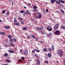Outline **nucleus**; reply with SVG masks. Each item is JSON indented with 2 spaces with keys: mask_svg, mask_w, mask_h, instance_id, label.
Returning <instances> with one entry per match:
<instances>
[{
  "mask_svg": "<svg viewBox=\"0 0 65 65\" xmlns=\"http://www.w3.org/2000/svg\"><path fill=\"white\" fill-rule=\"evenodd\" d=\"M57 54L59 56L61 57L63 55V52L61 50H58L57 51Z\"/></svg>",
  "mask_w": 65,
  "mask_h": 65,
  "instance_id": "f257e3e1",
  "label": "nucleus"
},
{
  "mask_svg": "<svg viewBox=\"0 0 65 65\" xmlns=\"http://www.w3.org/2000/svg\"><path fill=\"white\" fill-rule=\"evenodd\" d=\"M55 34H56V35H59V34L60 33V31L57 30L54 32Z\"/></svg>",
  "mask_w": 65,
  "mask_h": 65,
  "instance_id": "f03ea898",
  "label": "nucleus"
},
{
  "mask_svg": "<svg viewBox=\"0 0 65 65\" xmlns=\"http://www.w3.org/2000/svg\"><path fill=\"white\" fill-rule=\"evenodd\" d=\"M47 30H48L49 31H51L52 30V27L51 26H48L47 27Z\"/></svg>",
  "mask_w": 65,
  "mask_h": 65,
  "instance_id": "7ed1b4c3",
  "label": "nucleus"
},
{
  "mask_svg": "<svg viewBox=\"0 0 65 65\" xmlns=\"http://www.w3.org/2000/svg\"><path fill=\"white\" fill-rule=\"evenodd\" d=\"M58 27H59V24H56L55 25L54 27V29H58Z\"/></svg>",
  "mask_w": 65,
  "mask_h": 65,
  "instance_id": "20e7f679",
  "label": "nucleus"
},
{
  "mask_svg": "<svg viewBox=\"0 0 65 65\" xmlns=\"http://www.w3.org/2000/svg\"><path fill=\"white\" fill-rule=\"evenodd\" d=\"M37 14L38 16V18H41V14L39 13H37Z\"/></svg>",
  "mask_w": 65,
  "mask_h": 65,
  "instance_id": "39448f33",
  "label": "nucleus"
},
{
  "mask_svg": "<svg viewBox=\"0 0 65 65\" xmlns=\"http://www.w3.org/2000/svg\"><path fill=\"white\" fill-rule=\"evenodd\" d=\"M28 50H26V51H25V52H23V54L24 55H28Z\"/></svg>",
  "mask_w": 65,
  "mask_h": 65,
  "instance_id": "423d86ee",
  "label": "nucleus"
},
{
  "mask_svg": "<svg viewBox=\"0 0 65 65\" xmlns=\"http://www.w3.org/2000/svg\"><path fill=\"white\" fill-rule=\"evenodd\" d=\"M37 31H40V32L42 31V29L39 27H37Z\"/></svg>",
  "mask_w": 65,
  "mask_h": 65,
  "instance_id": "0eeeda50",
  "label": "nucleus"
},
{
  "mask_svg": "<svg viewBox=\"0 0 65 65\" xmlns=\"http://www.w3.org/2000/svg\"><path fill=\"white\" fill-rule=\"evenodd\" d=\"M53 34H52L51 32H50L49 34H48V36L49 37H51V36H53Z\"/></svg>",
  "mask_w": 65,
  "mask_h": 65,
  "instance_id": "6e6552de",
  "label": "nucleus"
},
{
  "mask_svg": "<svg viewBox=\"0 0 65 65\" xmlns=\"http://www.w3.org/2000/svg\"><path fill=\"white\" fill-rule=\"evenodd\" d=\"M52 56V54L50 53H49L47 54V57L48 58H51Z\"/></svg>",
  "mask_w": 65,
  "mask_h": 65,
  "instance_id": "1a4fd4ad",
  "label": "nucleus"
},
{
  "mask_svg": "<svg viewBox=\"0 0 65 65\" xmlns=\"http://www.w3.org/2000/svg\"><path fill=\"white\" fill-rule=\"evenodd\" d=\"M14 25H16L17 26H19L20 25V24H19V23L16 22L14 23Z\"/></svg>",
  "mask_w": 65,
  "mask_h": 65,
  "instance_id": "9d476101",
  "label": "nucleus"
},
{
  "mask_svg": "<svg viewBox=\"0 0 65 65\" xmlns=\"http://www.w3.org/2000/svg\"><path fill=\"white\" fill-rule=\"evenodd\" d=\"M0 34L3 35H5V32H0Z\"/></svg>",
  "mask_w": 65,
  "mask_h": 65,
  "instance_id": "9b49d317",
  "label": "nucleus"
},
{
  "mask_svg": "<svg viewBox=\"0 0 65 65\" xmlns=\"http://www.w3.org/2000/svg\"><path fill=\"white\" fill-rule=\"evenodd\" d=\"M5 28L6 29H9V27L8 26H5Z\"/></svg>",
  "mask_w": 65,
  "mask_h": 65,
  "instance_id": "f8f14e48",
  "label": "nucleus"
},
{
  "mask_svg": "<svg viewBox=\"0 0 65 65\" xmlns=\"http://www.w3.org/2000/svg\"><path fill=\"white\" fill-rule=\"evenodd\" d=\"M36 63L37 64L39 65L40 64V61H39V60H37V61L36 62Z\"/></svg>",
  "mask_w": 65,
  "mask_h": 65,
  "instance_id": "ddd939ff",
  "label": "nucleus"
},
{
  "mask_svg": "<svg viewBox=\"0 0 65 65\" xmlns=\"http://www.w3.org/2000/svg\"><path fill=\"white\" fill-rule=\"evenodd\" d=\"M8 51L9 52H10V53H14L15 52L14 51L11 50H9Z\"/></svg>",
  "mask_w": 65,
  "mask_h": 65,
  "instance_id": "4468645a",
  "label": "nucleus"
},
{
  "mask_svg": "<svg viewBox=\"0 0 65 65\" xmlns=\"http://www.w3.org/2000/svg\"><path fill=\"white\" fill-rule=\"evenodd\" d=\"M26 12L27 14H31V13L29 12V11H26Z\"/></svg>",
  "mask_w": 65,
  "mask_h": 65,
  "instance_id": "2eb2a0df",
  "label": "nucleus"
},
{
  "mask_svg": "<svg viewBox=\"0 0 65 65\" xmlns=\"http://www.w3.org/2000/svg\"><path fill=\"white\" fill-rule=\"evenodd\" d=\"M61 28H62V29H64V30H65V26H63V25H61Z\"/></svg>",
  "mask_w": 65,
  "mask_h": 65,
  "instance_id": "dca6fc26",
  "label": "nucleus"
},
{
  "mask_svg": "<svg viewBox=\"0 0 65 65\" xmlns=\"http://www.w3.org/2000/svg\"><path fill=\"white\" fill-rule=\"evenodd\" d=\"M8 38H9V39H10V38H12V36L10 35H9L8 36Z\"/></svg>",
  "mask_w": 65,
  "mask_h": 65,
  "instance_id": "f3484780",
  "label": "nucleus"
},
{
  "mask_svg": "<svg viewBox=\"0 0 65 65\" xmlns=\"http://www.w3.org/2000/svg\"><path fill=\"white\" fill-rule=\"evenodd\" d=\"M59 2H61V3L62 4L64 3L65 2H64L63 1H62L61 0H59Z\"/></svg>",
  "mask_w": 65,
  "mask_h": 65,
  "instance_id": "a211bd4d",
  "label": "nucleus"
},
{
  "mask_svg": "<svg viewBox=\"0 0 65 65\" xmlns=\"http://www.w3.org/2000/svg\"><path fill=\"white\" fill-rule=\"evenodd\" d=\"M10 41L11 42H13V39H10Z\"/></svg>",
  "mask_w": 65,
  "mask_h": 65,
  "instance_id": "6ab92c4d",
  "label": "nucleus"
},
{
  "mask_svg": "<svg viewBox=\"0 0 65 65\" xmlns=\"http://www.w3.org/2000/svg\"><path fill=\"white\" fill-rule=\"evenodd\" d=\"M56 4H60V2H59L58 1H56Z\"/></svg>",
  "mask_w": 65,
  "mask_h": 65,
  "instance_id": "aec40b11",
  "label": "nucleus"
},
{
  "mask_svg": "<svg viewBox=\"0 0 65 65\" xmlns=\"http://www.w3.org/2000/svg\"><path fill=\"white\" fill-rule=\"evenodd\" d=\"M31 38H33L34 39H35V37L34 35H32V36H31Z\"/></svg>",
  "mask_w": 65,
  "mask_h": 65,
  "instance_id": "412c9836",
  "label": "nucleus"
},
{
  "mask_svg": "<svg viewBox=\"0 0 65 65\" xmlns=\"http://www.w3.org/2000/svg\"><path fill=\"white\" fill-rule=\"evenodd\" d=\"M43 50L44 52H47V48H44Z\"/></svg>",
  "mask_w": 65,
  "mask_h": 65,
  "instance_id": "4be33fe9",
  "label": "nucleus"
},
{
  "mask_svg": "<svg viewBox=\"0 0 65 65\" xmlns=\"http://www.w3.org/2000/svg\"><path fill=\"white\" fill-rule=\"evenodd\" d=\"M4 56L5 57H7L8 56V54L7 53H5L4 55Z\"/></svg>",
  "mask_w": 65,
  "mask_h": 65,
  "instance_id": "5701e85b",
  "label": "nucleus"
},
{
  "mask_svg": "<svg viewBox=\"0 0 65 65\" xmlns=\"http://www.w3.org/2000/svg\"><path fill=\"white\" fill-rule=\"evenodd\" d=\"M22 30H24H24H27V27H24L23 28Z\"/></svg>",
  "mask_w": 65,
  "mask_h": 65,
  "instance_id": "b1692460",
  "label": "nucleus"
},
{
  "mask_svg": "<svg viewBox=\"0 0 65 65\" xmlns=\"http://www.w3.org/2000/svg\"><path fill=\"white\" fill-rule=\"evenodd\" d=\"M51 47L52 50H54L55 48H54V46L52 45Z\"/></svg>",
  "mask_w": 65,
  "mask_h": 65,
  "instance_id": "393cba45",
  "label": "nucleus"
},
{
  "mask_svg": "<svg viewBox=\"0 0 65 65\" xmlns=\"http://www.w3.org/2000/svg\"><path fill=\"white\" fill-rule=\"evenodd\" d=\"M37 8V7H36V6H34V9H36V8Z\"/></svg>",
  "mask_w": 65,
  "mask_h": 65,
  "instance_id": "a878e982",
  "label": "nucleus"
},
{
  "mask_svg": "<svg viewBox=\"0 0 65 65\" xmlns=\"http://www.w3.org/2000/svg\"><path fill=\"white\" fill-rule=\"evenodd\" d=\"M60 11H61V12H62V13H64V11H63L61 9H60Z\"/></svg>",
  "mask_w": 65,
  "mask_h": 65,
  "instance_id": "bb28decb",
  "label": "nucleus"
},
{
  "mask_svg": "<svg viewBox=\"0 0 65 65\" xmlns=\"http://www.w3.org/2000/svg\"><path fill=\"white\" fill-rule=\"evenodd\" d=\"M6 62H10V60L8 59H6Z\"/></svg>",
  "mask_w": 65,
  "mask_h": 65,
  "instance_id": "cd10ccee",
  "label": "nucleus"
},
{
  "mask_svg": "<svg viewBox=\"0 0 65 65\" xmlns=\"http://www.w3.org/2000/svg\"><path fill=\"white\" fill-rule=\"evenodd\" d=\"M24 10H23L21 11L20 12L21 13H24Z\"/></svg>",
  "mask_w": 65,
  "mask_h": 65,
  "instance_id": "c85d7f7f",
  "label": "nucleus"
},
{
  "mask_svg": "<svg viewBox=\"0 0 65 65\" xmlns=\"http://www.w3.org/2000/svg\"><path fill=\"white\" fill-rule=\"evenodd\" d=\"M48 51H50V52H51V51H52V49L50 48H48Z\"/></svg>",
  "mask_w": 65,
  "mask_h": 65,
  "instance_id": "c756f323",
  "label": "nucleus"
},
{
  "mask_svg": "<svg viewBox=\"0 0 65 65\" xmlns=\"http://www.w3.org/2000/svg\"><path fill=\"white\" fill-rule=\"evenodd\" d=\"M18 62H22V60L21 59H19L18 60Z\"/></svg>",
  "mask_w": 65,
  "mask_h": 65,
  "instance_id": "7c9ffc66",
  "label": "nucleus"
},
{
  "mask_svg": "<svg viewBox=\"0 0 65 65\" xmlns=\"http://www.w3.org/2000/svg\"><path fill=\"white\" fill-rule=\"evenodd\" d=\"M5 11H5V10H4L3 11H2V13H5Z\"/></svg>",
  "mask_w": 65,
  "mask_h": 65,
  "instance_id": "2f4dec72",
  "label": "nucleus"
},
{
  "mask_svg": "<svg viewBox=\"0 0 65 65\" xmlns=\"http://www.w3.org/2000/svg\"><path fill=\"white\" fill-rule=\"evenodd\" d=\"M51 3H54V0H51Z\"/></svg>",
  "mask_w": 65,
  "mask_h": 65,
  "instance_id": "473e14b6",
  "label": "nucleus"
},
{
  "mask_svg": "<svg viewBox=\"0 0 65 65\" xmlns=\"http://www.w3.org/2000/svg\"><path fill=\"white\" fill-rule=\"evenodd\" d=\"M64 65H65V59H64L63 61Z\"/></svg>",
  "mask_w": 65,
  "mask_h": 65,
  "instance_id": "72a5a7b5",
  "label": "nucleus"
},
{
  "mask_svg": "<svg viewBox=\"0 0 65 65\" xmlns=\"http://www.w3.org/2000/svg\"><path fill=\"white\" fill-rule=\"evenodd\" d=\"M26 14V12H24L23 13V14L24 16H25V15Z\"/></svg>",
  "mask_w": 65,
  "mask_h": 65,
  "instance_id": "f704fd0d",
  "label": "nucleus"
},
{
  "mask_svg": "<svg viewBox=\"0 0 65 65\" xmlns=\"http://www.w3.org/2000/svg\"><path fill=\"white\" fill-rule=\"evenodd\" d=\"M5 46H6V47H8L9 46V45H8V44H6Z\"/></svg>",
  "mask_w": 65,
  "mask_h": 65,
  "instance_id": "c9c22d12",
  "label": "nucleus"
},
{
  "mask_svg": "<svg viewBox=\"0 0 65 65\" xmlns=\"http://www.w3.org/2000/svg\"><path fill=\"white\" fill-rule=\"evenodd\" d=\"M19 20H23V18H21V17L19 18Z\"/></svg>",
  "mask_w": 65,
  "mask_h": 65,
  "instance_id": "e433bc0d",
  "label": "nucleus"
},
{
  "mask_svg": "<svg viewBox=\"0 0 65 65\" xmlns=\"http://www.w3.org/2000/svg\"><path fill=\"white\" fill-rule=\"evenodd\" d=\"M21 24H24V22L23 21H21Z\"/></svg>",
  "mask_w": 65,
  "mask_h": 65,
  "instance_id": "4c0bfd02",
  "label": "nucleus"
},
{
  "mask_svg": "<svg viewBox=\"0 0 65 65\" xmlns=\"http://www.w3.org/2000/svg\"><path fill=\"white\" fill-rule=\"evenodd\" d=\"M6 15L7 16L9 15V13L8 12H7V13L6 14Z\"/></svg>",
  "mask_w": 65,
  "mask_h": 65,
  "instance_id": "58836bf2",
  "label": "nucleus"
},
{
  "mask_svg": "<svg viewBox=\"0 0 65 65\" xmlns=\"http://www.w3.org/2000/svg\"><path fill=\"white\" fill-rule=\"evenodd\" d=\"M35 55L36 57H38V55L37 54H35Z\"/></svg>",
  "mask_w": 65,
  "mask_h": 65,
  "instance_id": "ea45409f",
  "label": "nucleus"
},
{
  "mask_svg": "<svg viewBox=\"0 0 65 65\" xmlns=\"http://www.w3.org/2000/svg\"><path fill=\"white\" fill-rule=\"evenodd\" d=\"M13 40L14 41H15H15H17V39H16L15 38H14Z\"/></svg>",
  "mask_w": 65,
  "mask_h": 65,
  "instance_id": "a19ab883",
  "label": "nucleus"
},
{
  "mask_svg": "<svg viewBox=\"0 0 65 65\" xmlns=\"http://www.w3.org/2000/svg\"><path fill=\"white\" fill-rule=\"evenodd\" d=\"M34 10L36 11H37V12L38 11V10L37 9H34Z\"/></svg>",
  "mask_w": 65,
  "mask_h": 65,
  "instance_id": "79ce46f5",
  "label": "nucleus"
},
{
  "mask_svg": "<svg viewBox=\"0 0 65 65\" xmlns=\"http://www.w3.org/2000/svg\"><path fill=\"white\" fill-rule=\"evenodd\" d=\"M34 17H35V18L36 19V18H37L38 17H37V16L36 15H35Z\"/></svg>",
  "mask_w": 65,
  "mask_h": 65,
  "instance_id": "37998d69",
  "label": "nucleus"
},
{
  "mask_svg": "<svg viewBox=\"0 0 65 65\" xmlns=\"http://www.w3.org/2000/svg\"><path fill=\"white\" fill-rule=\"evenodd\" d=\"M27 38H31V36H27Z\"/></svg>",
  "mask_w": 65,
  "mask_h": 65,
  "instance_id": "c03bdc74",
  "label": "nucleus"
},
{
  "mask_svg": "<svg viewBox=\"0 0 65 65\" xmlns=\"http://www.w3.org/2000/svg\"><path fill=\"white\" fill-rule=\"evenodd\" d=\"M10 44H11V45L12 46H14V44H13V43H11Z\"/></svg>",
  "mask_w": 65,
  "mask_h": 65,
  "instance_id": "a18cd8bd",
  "label": "nucleus"
},
{
  "mask_svg": "<svg viewBox=\"0 0 65 65\" xmlns=\"http://www.w3.org/2000/svg\"><path fill=\"white\" fill-rule=\"evenodd\" d=\"M46 11L47 12H48V10L47 9H46Z\"/></svg>",
  "mask_w": 65,
  "mask_h": 65,
  "instance_id": "49530a36",
  "label": "nucleus"
},
{
  "mask_svg": "<svg viewBox=\"0 0 65 65\" xmlns=\"http://www.w3.org/2000/svg\"><path fill=\"white\" fill-rule=\"evenodd\" d=\"M17 20L16 19H15L14 20V22H17Z\"/></svg>",
  "mask_w": 65,
  "mask_h": 65,
  "instance_id": "de8ad7c7",
  "label": "nucleus"
},
{
  "mask_svg": "<svg viewBox=\"0 0 65 65\" xmlns=\"http://www.w3.org/2000/svg\"><path fill=\"white\" fill-rule=\"evenodd\" d=\"M22 60H25V58H24V57H22Z\"/></svg>",
  "mask_w": 65,
  "mask_h": 65,
  "instance_id": "09e8293b",
  "label": "nucleus"
},
{
  "mask_svg": "<svg viewBox=\"0 0 65 65\" xmlns=\"http://www.w3.org/2000/svg\"><path fill=\"white\" fill-rule=\"evenodd\" d=\"M41 10H42V11H45L44 10V9H43V8H42L41 9Z\"/></svg>",
  "mask_w": 65,
  "mask_h": 65,
  "instance_id": "8fccbe9b",
  "label": "nucleus"
},
{
  "mask_svg": "<svg viewBox=\"0 0 65 65\" xmlns=\"http://www.w3.org/2000/svg\"><path fill=\"white\" fill-rule=\"evenodd\" d=\"M35 52V51L34 49V50H33L32 51V53H34Z\"/></svg>",
  "mask_w": 65,
  "mask_h": 65,
  "instance_id": "3c124183",
  "label": "nucleus"
},
{
  "mask_svg": "<svg viewBox=\"0 0 65 65\" xmlns=\"http://www.w3.org/2000/svg\"><path fill=\"white\" fill-rule=\"evenodd\" d=\"M6 42H9V41L8 40H6Z\"/></svg>",
  "mask_w": 65,
  "mask_h": 65,
  "instance_id": "603ef678",
  "label": "nucleus"
},
{
  "mask_svg": "<svg viewBox=\"0 0 65 65\" xmlns=\"http://www.w3.org/2000/svg\"><path fill=\"white\" fill-rule=\"evenodd\" d=\"M34 50H35V51H37V49H35Z\"/></svg>",
  "mask_w": 65,
  "mask_h": 65,
  "instance_id": "864d4df0",
  "label": "nucleus"
},
{
  "mask_svg": "<svg viewBox=\"0 0 65 65\" xmlns=\"http://www.w3.org/2000/svg\"><path fill=\"white\" fill-rule=\"evenodd\" d=\"M28 5H30V6L31 5V4H30L29 3H28Z\"/></svg>",
  "mask_w": 65,
  "mask_h": 65,
  "instance_id": "5fc2aeb1",
  "label": "nucleus"
},
{
  "mask_svg": "<svg viewBox=\"0 0 65 65\" xmlns=\"http://www.w3.org/2000/svg\"><path fill=\"white\" fill-rule=\"evenodd\" d=\"M43 12L44 13V14H45V11H43Z\"/></svg>",
  "mask_w": 65,
  "mask_h": 65,
  "instance_id": "6e6d98bb",
  "label": "nucleus"
},
{
  "mask_svg": "<svg viewBox=\"0 0 65 65\" xmlns=\"http://www.w3.org/2000/svg\"><path fill=\"white\" fill-rule=\"evenodd\" d=\"M20 52H21V53H22V50H20Z\"/></svg>",
  "mask_w": 65,
  "mask_h": 65,
  "instance_id": "4d7b16f0",
  "label": "nucleus"
},
{
  "mask_svg": "<svg viewBox=\"0 0 65 65\" xmlns=\"http://www.w3.org/2000/svg\"><path fill=\"white\" fill-rule=\"evenodd\" d=\"M32 11H33V12H35V10H32Z\"/></svg>",
  "mask_w": 65,
  "mask_h": 65,
  "instance_id": "13d9d810",
  "label": "nucleus"
},
{
  "mask_svg": "<svg viewBox=\"0 0 65 65\" xmlns=\"http://www.w3.org/2000/svg\"><path fill=\"white\" fill-rule=\"evenodd\" d=\"M45 62L46 63H48V61H45Z\"/></svg>",
  "mask_w": 65,
  "mask_h": 65,
  "instance_id": "bf43d9fd",
  "label": "nucleus"
},
{
  "mask_svg": "<svg viewBox=\"0 0 65 65\" xmlns=\"http://www.w3.org/2000/svg\"><path fill=\"white\" fill-rule=\"evenodd\" d=\"M42 29H44V27H43V26H42Z\"/></svg>",
  "mask_w": 65,
  "mask_h": 65,
  "instance_id": "052dcab7",
  "label": "nucleus"
},
{
  "mask_svg": "<svg viewBox=\"0 0 65 65\" xmlns=\"http://www.w3.org/2000/svg\"><path fill=\"white\" fill-rule=\"evenodd\" d=\"M2 22V21L0 20V22Z\"/></svg>",
  "mask_w": 65,
  "mask_h": 65,
  "instance_id": "680f3d73",
  "label": "nucleus"
},
{
  "mask_svg": "<svg viewBox=\"0 0 65 65\" xmlns=\"http://www.w3.org/2000/svg\"><path fill=\"white\" fill-rule=\"evenodd\" d=\"M53 0L54 2L55 1L56 2L57 1V0Z\"/></svg>",
  "mask_w": 65,
  "mask_h": 65,
  "instance_id": "e2e57ef3",
  "label": "nucleus"
},
{
  "mask_svg": "<svg viewBox=\"0 0 65 65\" xmlns=\"http://www.w3.org/2000/svg\"><path fill=\"white\" fill-rule=\"evenodd\" d=\"M24 8H26L27 7H25V6H24Z\"/></svg>",
  "mask_w": 65,
  "mask_h": 65,
  "instance_id": "0e129e2a",
  "label": "nucleus"
},
{
  "mask_svg": "<svg viewBox=\"0 0 65 65\" xmlns=\"http://www.w3.org/2000/svg\"><path fill=\"white\" fill-rule=\"evenodd\" d=\"M37 53H38L39 52V51H37Z\"/></svg>",
  "mask_w": 65,
  "mask_h": 65,
  "instance_id": "69168bd1",
  "label": "nucleus"
},
{
  "mask_svg": "<svg viewBox=\"0 0 65 65\" xmlns=\"http://www.w3.org/2000/svg\"><path fill=\"white\" fill-rule=\"evenodd\" d=\"M41 32H42V33H44V31H41Z\"/></svg>",
  "mask_w": 65,
  "mask_h": 65,
  "instance_id": "338daca9",
  "label": "nucleus"
},
{
  "mask_svg": "<svg viewBox=\"0 0 65 65\" xmlns=\"http://www.w3.org/2000/svg\"><path fill=\"white\" fill-rule=\"evenodd\" d=\"M41 42L42 43H43V42L42 41H41Z\"/></svg>",
  "mask_w": 65,
  "mask_h": 65,
  "instance_id": "774afa93",
  "label": "nucleus"
}]
</instances>
